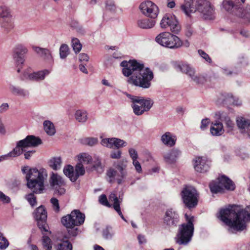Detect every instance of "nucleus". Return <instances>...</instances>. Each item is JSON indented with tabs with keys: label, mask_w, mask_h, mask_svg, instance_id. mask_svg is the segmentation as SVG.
<instances>
[{
	"label": "nucleus",
	"mask_w": 250,
	"mask_h": 250,
	"mask_svg": "<svg viewBox=\"0 0 250 250\" xmlns=\"http://www.w3.org/2000/svg\"><path fill=\"white\" fill-rule=\"evenodd\" d=\"M121 66L123 67V74L126 77L130 76L127 80L129 83L145 89L150 86L153 78V72L148 68L144 69L143 63L136 60L124 61L121 63Z\"/></svg>",
	"instance_id": "f257e3e1"
},
{
	"label": "nucleus",
	"mask_w": 250,
	"mask_h": 250,
	"mask_svg": "<svg viewBox=\"0 0 250 250\" xmlns=\"http://www.w3.org/2000/svg\"><path fill=\"white\" fill-rule=\"evenodd\" d=\"M218 217L229 227V232H232V229L243 230L246 227V221H250V206L240 210L235 206H230L221 209Z\"/></svg>",
	"instance_id": "f03ea898"
},
{
	"label": "nucleus",
	"mask_w": 250,
	"mask_h": 250,
	"mask_svg": "<svg viewBox=\"0 0 250 250\" xmlns=\"http://www.w3.org/2000/svg\"><path fill=\"white\" fill-rule=\"evenodd\" d=\"M181 9L187 16L198 11L205 19L211 20L214 17V8L207 0H184Z\"/></svg>",
	"instance_id": "7ed1b4c3"
},
{
	"label": "nucleus",
	"mask_w": 250,
	"mask_h": 250,
	"mask_svg": "<svg viewBox=\"0 0 250 250\" xmlns=\"http://www.w3.org/2000/svg\"><path fill=\"white\" fill-rule=\"evenodd\" d=\"M47 177V173L45 168H30L26 175L27 186L34 193H41L44 189V182Z\"/></svg>",
	"instance_id": "20e7f679"
},
{
	"label": "nucleus",
	"mask_w": 250,
	"mask_h": 250,
	"mask_svg": "<svg viewBox=\"0 0 250 250\" xmlns=\"http://www.w3.org/2000/svg\"><path fill=\"white\" fill-rule=\"evenodd\" d=\"M187 223L179 226L175 237L176 243L181 245H187L191 240L194 232L193 217H188L185 214Z\"/></svg>",
	"instance_id": "39448f33"
},
{
	"label": "nucleus",
	"mask_w": 250,
	"mask_h": 250,
	"mask_svg": "<svg viewBox=\"0 0 250 250\" xmlns=\"http://www.w3.org/2000/svg\"><path fill=\"white\" fill-rule=\"evenodd\" d=\"M127 97L132 103L131 106L134 113L137 116L143 115L148 112L152 107L154 102L150 98L132 95L126 93Z\"/></svg>",
	"instance_id": "423d86ee"
},
{
	"label": "nucleus",
	"mask_w": 250,
	"mask_h": 250,
	"mask_svg": "<svg viewBox=\"0 0 250 250\" xmlns=\"http://www.w3.org/2000/svg\"><path fill=\"white\" fill-rule=\"evenodd\" d=\"M127 161L125 159L115 163L114 167L116 170L110 168L106 173L107 175L110 178V182H113L115 180L118 184L124 183L127 175Z\"/></svg>",
	"instance_id": "0eeeda50"
},
{
	"label": "nucleus",
	"mask_w": 250,
	"mask_h": 250,
	"mask_svg": "<svg viewBox=\"0 0 250 250\" xmlns=\"http://www.w3.org/2000/svg\"><path fill=\"white\" fill-rule=\"evenodd\" d=\"M155 41L161 45L170 49H178L183 45V42L178 36L169 32L159 34L156 37Z\"/></svg>",
	"instance_id": "6e6552de"
},
{
	"label": "nucleus",
	"mask_w": 250,
	"mask_h": 250,
	"mask_svg": "<svg viewBox=\"0 0 250 250\" xmlns=\"http://www.w3.org/2000/svg\"><path fill=\"white\" fill-rule=\"evenodd\" d=\"M180 195L186 207L190 209L195 208L197 205L199 194L193 187L185 186L182 189Z\"/></svg>",
	"instance_id": "1a4fd4ad"
},
{
	"label": "nucleus",
	"mask_w": 250,
	"mask_h": 250,
	"mask_svg": "<svg viewBox=\"0 0 250 250\" xmlns=\"http://www.w3.org/2000/svg\"><path fill=\"white\" fill-rule=\"evenodd\" d=\"M84 220V214L79 210L75 209L70 214L62 217L61 222L66 228H73L83 224Z\"/></svg>",
	"instance_id": "9d476101"
},
{
	"label": "nucleus",
	"mask_w": 250,
	"mask_h": 250,
	"mask_svg": "<svg viewBox=\"0 0 250 250\" xmlns=\"http://www.w3.org/2000/svg\"><path fill=\"white\" fill-rule=\"evenodd\" d=\"M210 191L213 193L223 192L224 189L233 190L235 185L233 182L225 176L218 178L216 181H212L209 184Z\"/></svg>",
	"instance_id": "9b49d317"
},
{
	"label": "nucleus",
	"mask_w": 250,
	"mask_h": 250,
	"mask_svg": "<svg viewBox=\"0 0 250 250\" xmlns=\"http://www.w3.org/2000/svg\"><path fill=\"white\" fill-rule=\"evenodd\" d=\"M160 26L163 28H170V31L178 34L181 30V26L176 17L172 14H166L162 19Z\"/></svg>",
	"instance_id": "f8f14e48"
},
{
	"label": "nucleus",
	"mask_w": 250,
	"mask_h": 250,
	"mask_svg": "<svg viewBox=\"0 0 250 250\" xmlns=\"http://www.w3.org/2000/svg\"><path fill=\"white\" fill-rule=\"evenodd\" d=\"M163 220L166 227L170 229L177 227L179 222V216L175 210L169 208L166 210Z\"/></svg>",
	"instance_id": "ddd939ff"
},
{
	"label": "nucleus",
	"mask_w": 250,
	"mask_h": 250,
	"mask_svg": "<svg viewBox=\"0 0 250 250\" xmlns=\"http://www.w3.org/2000/svg\"><path fill=\"white\" fill-rule=\"evenodd\" d=\"M142 13L146 17L154 19L157 17L159 13L158 6L151 1L142 2L139 6Z\"/></svg>",
	"instance_id": "4468645a"
},
{
	"label": "nucleus",
	"mask_w": 250,
	"mask_h": 250,
	"mask_svg": "<svg viewBox=\"0 0 250 250\" xmlns=\"http://www.w3.org/2000/svg\"><path fill=\"white\" fill-rule=\"evenodd\" d=\"M28 49L24 45L19 44L17 45L13 50V57L18 65L22 64L24 61V55L27 53Z\"/></svg>",
	"instance_id": "2eb2a0df"
},
{
	"label": "nucleus",
	"mask_w": 250,
	"mask_h": 250,
	"mask_svg": "<svg viewBox=\"0 0 250 250\" xmlns=\"http://www.w3.org/2000/svg\"><path fill=\"white\" fill-rule=\"evenodd\" d=\"M236 122L240 132L250 138V120L239 116L236 118Z\"/></svg>",
	"instance_id": "dca6fc26"
},
{
	"label": "nucleus",
	"mask_w": 250,
	"mask_h": 250,
	"mask_svg": "<svg viewBox=\"0 0 250 250\" xmlns=\"http://www.w3.org/2000/svg\"><path fill=\"white\" fill-rule=\"evenodd\" d=\"M210 162L204 157H198L194 160V167L195 170L200 173L208 171L210 167Z\"/></svg>",
	"instance_id": "f3484780"
},
{
	"label": "nucleus",
	"mask_w": 250,
	"mask_h": 250,
	"mask_svg": "<svg viewBox=\"0 0 250 250\" xmlns=\"http://www.w3.org/2000/svg\"><path fill=\"white\" fill-rule=\"evenodd\" d=\"M214 118L216 120L224 122L228 133H229L233 130L234 124L226 113L223 111L217 112L215 114Z\"/></svg>",
	"instance_id": "a211bd4d"
},
{
	"label": "nucleus",
	"mask_w": 250,
	"mask_h": 250,
	"mask_svg": "<svg viewBox=\"0 0 250 250\" xmlns=\"http://www.w3.org/2000/svg\"><path fill=\"white\" fill-rule=\"evenodd\" d=\"M222 8L224 10L235 15L236 13L238 11L239 5V0H223L222 4Z\"/></svg>",
	"instance_id": "6ab92c4d"
},
{
	"label": "nucleus",
	"mask_w": 250,
	"mask_h": 250,
	"mask_svg": "<svg viewBox=\"0 0 250 250\" xmlns=\"http://www.w3.org/2000/svg\"><path fill=\"white\" fill-rule=\"evenodd\" d=\"M172 65L176 71L186 74L189 77L192 76V74L194 73V71H195L194 69L192 67L186 62H172Z\"/></svg>",
	"instance_id": "aec40b11"
},
{
	"label": "nucleus",
	"mask_w": 250,
	"mask_h": 250,
	"mask_svg": "<svg viewBox=\"0 0 250 250\" xmlns=\"http://www.w3.org/2000/svg\"><path fill=\"white\" fill-rule=\"evenodd\" d=\"M34 51L42 58L46 62L52 64L54 62L53 57L51 51L46 48H42L38 46H33Z\"/></svg>",
	"instance_id": "412c9836"
},
{
	"label": "nucleus",
	"mask_w": 250,
	"mask_h": 250,
	"mask_svg": "<svg viewBox=\"0 0 250 250\" xmlns=\"http://www.w3.org/2000/svg\"><path fill=\"white\" fill-rule=\"evenodd\" d=\"M24 147H35L42 144V140L38 137L34 135H28L25 138L20 140Z\"/></svg>",
	"instance_id": "4be33fe9"
},
{
	"label": "nucleus",
	"mask_w": 250,
	"mask_h": 250,
	"mask_svg": "<svg viewBox=\"0 0 250 250\" xmlns=\"http://www.w3.org/2000/svg\"><path fill=\"white\" fill-rule=\"evenodd\" d=\"M50 72V70L45 69L29 74L27 75H25V77L30 80L40 82L44 80L45 77L49 75Z\"/></svg>",
	"instance_id": "5701e85b"
},
{
	"label": "nucleus",
	"mask_w": 250,
	"mask_h": 250,
	"mask_svg": "<svg viewBox=\"0 0 250 250\" xmlns=\"http://www.w3.org/2000/svg\"><path fill=\"white\" fill-rule=\"evenodd\" d=\"M220 120H216L214 123H212L210 128V133L214 136L222 135L225 132L223 124L220 122Z\"/></svg>",
	"instance_id": "b1692460"
},
{
	"label": "nucleus",
	"mask_w": 250,
	"mask_h": 250,
	"mask_svg": "<svg viewBox=\"0 0 250 250\" xmlns=\"http://www.w3.org/2000/svg\"><path fill=\"white\" fill-rule=\"evenodd\" d=\"M176 137L170 132H166L162 136L161 140L163 144L172 147L176 143Z\"/></svg>",
	"instance_id": "393cba45"
},
{
	"label": "nucleus",
	"mask_w": 250,
	"mask_h": 250,
	"mask_svg": "<svg viewBox=\"0 0 250 250\" xmlns=\"http://www.w3.org/2000/svg\"><path fill=\"white\" fill-rule=\"evenodd\" d=\"M9 89L10 92L15 96H20L22 98H26L29 96V92L27 90L12 84H9Z\"/></svg>",
	"instance_id": "a878e982"
},
{
	"label": "nucleus",
	"mask_w": 250,
	"mask_h": 250,
	"mask_svg": "<svg viewBox=\"0 0 250 250\" xmlns=\"http://www.w3.org/2000/svg\"><path fill=\"white\" fill-rule=\"evenodd\" d=\"M181 151L177 149H173L164 156L166 162L169 164L174 163L176 159L181 155Z\"/></svg>",
	"instance_id": "bb28decb"
},
{
	"label": "nucleus",
	"mask_w": 250,
	"mask_h": 250,
	"mask_svg": "<svg viewBox=\"0 0 250 250\" xmlns=\"http://www.w3.org/2000/svg\"><path fill=\"white\" fill-rule=\"evenodd\" d=\"M50 184L54 188L58 186H65V184L62 178L57 173L52 172L50 178Z\"/></svg>",
	"instance_id": "cd10ccee"
},
{
	"label": "nucleus",
	"mask_w": 250,
	"mask_h": 250,
	"mask_svg": "<svg viewBox=\"0 0 250 250\" xmlns=\"http://www.w3.org/2000/svg\"><path fill=\"white\" fill-rule=\"evenodd\" d=\"M156 23L154 19H142L137 21L138 26L142 29H150L154 26Z\"/></svg>",
	"instance_id": "c85d7f7f"
},
{
	"label": "nucleus",
	"mask_w": 250,
	"mask_h": 250,
	"mask_svg": "<svg viewBox=\"0 0 250 250\" xmlns=\"http://www.w3.org/2000/svg\"><path fill=\"white\" fill-rule=\"evenodd\" d=\"M23 151H26L25 148L22 143L21 144V141H20L17 143L16 146L13 150L6 154V155H7V158L16 157L20 156Z\"/></svg>",
	"instance_id": "c756f323"
},
{
	"label": "nucleus",
	"mask_w": 250,
	"mask_h": 250,
	"mask_svg": "<svg viewBox=\"0 0 250 250\" xmlns=\"http://www.w3.org/2000/svg\"><path fill=\"white\" fill-rule=\"evenodd\" d=\"M235 15L243 18L246 21L250 22V5H247L243 10L239 7Z\"/></svg>",
	"instance_id": "7c9ffc66"
},
{
	"label": "nucleus",
	"mask_w": 250,
	"mask_h": 250,
	"mask_svg": "<svg viewBox=\"0 0 250 250\" xmlns=\"http://www.w3.org/2000/svg\"><path fill=\"white\" fill-rule=\"evenodd\" d=\"M74 117L77 122L84 123L88 119V113L85 110L78 109L76 111Z\"/></svg>",
	"instance_id": "2f4dec72"
},
{
	"label": "nucleus",
	"mask_w": 250,
	"mask_h": 250,
	"mask_svg": "<svg viewBox=\"0 0 250 250\" xmlns=\"http://www.w3.org/2000/svg\"><path fill=\"white\" fill-rule=\"evenodd\" d=\"M117 6L113 0H106L104 2V11L114 14L117 11Z\"/></svg>",
	"instance_id": "473e14b6"
},
{
	"label": "nucleus",
	"mask_w": 250,
	"mask_h": 250,
	"mask_svg": "<svg viewBox=\"0 0 250 250\" xmlns=\"http://www.w3.org/2000/svg\"><path fill=\"white\" fill-rule=\"evenodd\" d=\"M233 100V95L231 93L221 94L218 98L217 102L218 104L230 105Z\"/></svg>",
	"instance_id": "72a5a7b5"
},
{
	"label": "nucleus",
	"mask_w": 250,
	"mask_h": 250,
	"mask_svg": "<svg viewBox=\"0 0 250 250\" xmlns=\"http://www.w3.org/2000/svg\"><path fill=\"white\" fill-rule=\"evenodd\" d=\"M63 173L72 182L76 181L78 179V175H76L74 172L73 167L70 165H68L63 168Z\"/></svg>",
	"instance_id": "f704fd0d"
},
{
	"label": "nucleus",
	"mask_w": 250,
	"mask_h": 250,
	"mask_svg": "<svg viewBox=\"0 0 250 250\" xmlns=\"http://www.w3.org/2000/svg\"><path fill=\"white\" fill-rule=\"evenodd\" d=\"M35 217L36 220H46L47 212L44 207L41 206L38 208L34 213Z\"/></svg>",
	"instance_id": "c9c22d12"
},
{
	"label": "nucleus",
	"mask_w": 250,
	"mask_h": 250,
	"mask_svg": "<svg viewBox=\"0 0 250 250\" xmlns=\"http://www.w3.org/2000/svg\"><path fill=\"white\" fill-rule=\"evenodd\" d=\"M0 21L1 22V27L6 32H9L13 28L14 24L12 17Z\"/></svg>",
	"instance_id": "e433bc0d"
},
{
	"label": "nucleus",
	"mask_w": 250,
	"mask_h": 250,
	"mask_svg": "<svg viewBox=\"0 0 250 250\" xmlns=\"http://www.w3.org/2000/svg\"><path fill=\"white\" fill-rule=\"evenodd\" d=\"M49 165L54 170L60 169L62 166L61 158L60 157L51 158L49 161Z\"/></svg>",
	"instance_id": "4c0bfd02"
},
{
	"label": "nucleus",
	"mask_w": 250,
	"mask_h": 250,
	"mask_svg": "<svg viewBox=\"0 0 250 250\" xmlns=\"http://www.w3.org/2000/svg\"><path fill=\"white\" fill-rule=\"evenodd\" d=\"M44 129L46 133L50 135H54L56 130L53 124L49 121H45L43 123Z\"/></svg>",
	"instance_id": "58836bf2"
},
{
	"label": "nucleus",
	"mask_w": 250,
	"mask_h": 250,
	"mask_svg": "<svg viewBox=\"0 0 250 250\" xmlns=\"http://www.w3.org/2000/svg\"><path fill=\"white\" fill-rule=\"evenodd\" d=\"M80 163L83 164H89L92 162L91 156L87 153H82L78 155Z\"/></svg>",
	"instance_id": "ea45409f"
},
{
	"label": "nucleus",
	"mask_w": 250,
	"mask_h": 250,
	"mask_svg": "<svg viewBox=\"0 0 250 250\" xmlns=\"http://www.w3.org/2000/svg\"><path fill=\"white\" fill-rule=\"evenodd\" d=\"M102 235L105 239H111L114 235L112 228L110 226H106L102 230Z\"/></svg>",
	"instance_id": "a19ab883"
},
{
	"label": "nucleus",
	"mask_w": 250,
	"mask_h": 250,
	"mask_svg": "<svg viewBox=\"0 0 250 250\" xmlns=\"http://www.w3.org/2000/svg\"><path fill=\"white\" fill-rule=\"evenodd\" d=\"M69 54L68 46L65 43L62 44L59 49V55L61 59H65Z\"/></svg>",
	"instance_id": "79ce46f5"
},
{
	"label": "nucleus",
	"mask_w": 250,
	"mask_h": 250,
	"mask_svg": "<svg viewBox=\"0 0 250 250\" xmlns=\"http://www.w3.org/2000/svg\"><path fill=\"white\" fill-rule=\"evenodd\" d=\"M42 245L43 248L46 250H52V242L50 238L43 233L42 238Z\"/></svg>",
	"instance_id": "37998d69"
},
{
	"label": "nucleus",
	"mask_w": 250,
	"mask_h": 250,
	"mask_svg": "<svg viewBox=\"0 0 250 250\" xmlns=\"http://www.w3.org/2000/svg\"><path fill=\"white\" fill-rule=\"evenodd\" d=\"M98 139L94 137H86L82 139L81 142L84 145H88L89 146H93L98 143Z\"/></svg>",
	"instance_id": "c03bdc74"
},
{
	"label": "nucleus",
	"mask_w": 250,
	"mask_h": 250,
	"mask_svg": "<svg viewBox=\"0 0 250 250\" xmlns=\"http://www.w3.org/2000/svg\"><path fill=\"white\" fill-rule=\"evenodd\" d=\"M72 245L68 241H64L59 243L56 250H72Z\"/></svg>",
	"instance_id": "a18cd8bd"
},
{
	"label": "nucleus",
	"mask_w": 250,
	"mask_h": 250,
	"mask_svg": "<svg viewBox=\"0 0 250 250\" xmlns=\"http://www.w3.org/2000/svg\"><path fill=\"white\" fill-rule=\"evenodd\" d=\"M11 17L9 9L6 6H0V21Z\"/></svg>",
	"instance_id": "49530a36"
},
{
	"label": "nucleus",
	"mask_w": 250,
	"mask_h": 250,
	"mask_svg": "<svg viewBox=\"0 0 250 250\" xmlns=\"http://www.w3.org/2000/svg\"><path fill=\"white\" fill-rule=\"evenodd\" d=\"M92 167L94 169L97 170L99 172H102L103 171L101 161L98 157H95Z\"/></svg>",
	"instance_id": "de8ad7c7"
},
{
	"label": "nucleus",
	"mask_w": 250,
	"mask_h": 250,
	"mask_svg": "<svg viewBox=\"0 0 250 250\" xmlns=\"http://www.w3.org/2000/svg\"><path fill=\"white\" fill-rule=\"evenodd\" d=\"M72 46L74 52L76 53H79L82 49V45L80 41L77 38H73L72 40Z\"/></svg>",
	"instance_id": "09e8293b"
},
{
	"label": "nucleus",
	"mask_w": 250,
	"mask_h": 250,
	"mask_svg": "<svg viewBox=\"0 0 250 250\" xmlns=\"http://www.w3.org/2000/svg\"><path fill=\"white\" fill-rule=\"evenodd\" d=\"M191 80L196 83H203L205 81V77L200 74H196L195 71H194L192 76H190Z\"/></svg>",
	"instance_id": "8fccbe9b"
},
{
	"label": "nucleus",
	"mask_w": 250,
	"mask_h": 250,
	"mask_svg": "<svg viewBox=\"0 0 250 250\" xmlns=\"http://www.w3.org/2000/svg\"><path fill=\"white\" fill-rule=\"evenodd\" d=\"M126 145V142L123 140L117 138H113V147L115 146L117 148H119L120 147L125 146Z\"/></svg>",
	"instance_id": "3c124183"
},
{
	"label": "nucleus",
	"mask_w": 250,
	"mask_h": 250,
	"mask_svg": "<svg viewBox=\"0 0 250 250\" xmlns=\"http://www.w3.org/2000/svg\"><path fill=\"white\" fill-rule=\"evenodd\" d=\"M46 220H37L38 226L39 229L42 230V234L43 233V231L48 232L49 234H50L51 232H48V226L46 223Z\"/></svg>",
	"instance_id": "603ef678"
},
{
	"label": "nucleus",
	"mask_w": 250,
	"mask_h": 250,
	"mask_svg": "<svg viewBox=\"0 0 250 250\" xmlns=\"http://www.w3.org/2000/svg\"><path fill=\"white\" fill-rule=\"evenodd\" d=\"M25 198L32 206H35L37 204L36 197L34 193H30L25 195Z\"/></svg>",
	"instance_id": "864d4df0"
},
{
	"label": "nucleus",
	"mask_w": 250,
	"mask_h": 250,
	"mask_svg": "<svg viewBox=\"0 0 250 250\" xmlns=\"http://www.w3.org/2000/svg\"><path fill=\"white\" fill-rule=\"evenodd\" d=\"M113 138H104L102 140L101 144L104 146L112 148H113Z\"/></svg>",
	"instance_id": "5fc2aeb1"
},
{
	"label": "nucleus",
	"mask_w": 250,
	"mask_h": 250,
	"mask_svg": "<svg viewBox=\"0 0 250 250\" xmlns=\"http://www.w3.org/2000/svg\"><path fill=\"white\" fill-rule=\"evenodd\" d=\"M109 199L111 202H113V207L115 209V207H120L121 201H119V199L114 193H112L109 197Z\"/></svg>",
	"instance_id": "6e6d98bb"
},
{
	"label": "nucleus",
	"mask_w": 250,
	"mask_h": 250,
	"mask_svg": "<svg viewBox=\"0 0 250 250\" xmlns=\"http://www.w3.org/2000/svg\"><path fill=\"white\" fill-rule=\"evenodd\" d=\"M9 242L3 234L0 232V249L4 250L8 247Z\"/></svg>",
	"instance_id": "4d7b16f0"
},
{
	"label": "nucleus",
	"mask_w": 250,
	"mask_h": 250,
	"mask_svg": "<svg viewBox=\"0 0 250 250\" xmlns=\"http://www.w3.org/2000/svg\"><path fill=\"white\" fill-rule=\"evenodd\" d=\"M184 32L186 36L190 38L193 34V30L190 23H187L184 27Z\"/></svg>",
	"instance_id": "13d9d810"
},
{
	"label": "nucleus",
	"mask_w": 250,
	"mask_h": 250,
	"mask_svg": "<svg viewBox=\"0 0 250 250\" xmlns=\"http://www.w3.org/2000/svg\"><path fill=\"white\" fill-rule=\"evenodd\" d=\"M76 175H78V177L80 175H83L85 173V169L83 165L79 163L75 167Z\"/></svg>",
	"instance_id": "bf43d9fd"
},
{
	"label": "nucleus",
	"mask_w": 250,
	"mask_h": 250,
	"mask_svg": "<svg viewBox=\"0 0 250 250\" xmlns=\"http://www.w3.org/2000/svg\"><path fill=\"white\" fill-rule=\"evenodd\" d=\"M99 202L101 204H102L103 206L107 207H111L112 206V205L109 203L107 199V197L105 194H102L99 196Z\"/></svg>",
	"instance_id": "052dcab7"
},
{
	"label": "nucleus",
	"mask_w": 250,
	"mask_h": 250,
	"mask_svg": "<svg viewBox=\"0 0 250 250\" xmlns=\"http://www.w3.org/2000/svg\"><path fill=\"white\" fill-rule=\"evenodd\" d=\"M50 202L52 204L54 210L56 212H58L60 210V206L58 200L56 198H53L50 200Z\"/></svg>",
	"instance_id": "680f3d73"
},
{
	"label": "nucleus",
	"mask_w": 250,
	"mask_h": 250,
	"mask_svg": "<svg viewBox=\"0 0 250 250\" xmlns=\"http://www.w3.org/2000/svg\"><path fill=\"white\" fill-rule=\"evenodd\" d=\"M11 199L9 197L5 195L2 192L0 191V202L4 204L9 203Z\"/></svg>",
	"instance_id": "e2e57ef3"
},
{
	"label": "nucleus",
	"mask_w": 250,
	"mask_h": 250,
	"mask_svg": "<svg viewBox=\"0 0 250 250\" xmlns=\"http://www.w3.org/2000/svg\"><path fill=\"white\" fill-rule=\"evenodd\" d=\"M67 228L70 229L68 230V233L69 237H75L78 234L79 229L78 228H74V227Z\"/></svg>",
	"instance_id": "0e129e2a"
},
{
	"label": "nucleus",
	"mask_w": 250,
	"mask_h": 250,
	"mask_svg": "<svg viewBox=\"0 0 250 250\" xmlns=\"http://www.w3.org/2000/svg\"><path fill=\"white\" fill-rule=\"evenodd\" d=\"M64 186H58V187L54 188L55 194L59 195L64 194L65 193V189L64 188Z\"/></svg>",
	"instance_id": "69168bd1"
},
{
	"label": "nucleus",
	"mask_w": 250,
	"mask_h": 250,
	"mask_svg": "<svg viewBox=\"0 0 250 250\" xmlns=\"http://www.w3.org/2000/svg\"><path fill=\"white\" fill-rule=\"evenodd\" d=\"M132 164L135 167V169L136 171L139 173H141L142 172V167L140 162L138 161V160H134L132 161Z\"/></svg>",
	"instance_id": "338daca9"
},
{
	"label": "nucleus",
	"mask_w": 250,
	"mask_h": 250,
	"mask_svg": "<svg viewBox=\"0 0 250 250\" xmlns=\"http://www.w3.org/2000/svg\"><path fill=\"white\" fill-rule=\"evenodd\" d=\"M128 153L132 161L138 159V155L135 149L132 148H129Z\"/></svg>",
	"instance_id": "774afa93"
}]
</instances>
